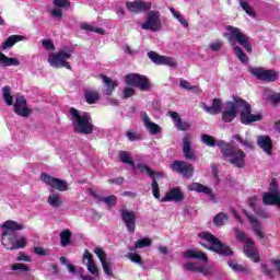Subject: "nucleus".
I'll use <instances>...</instances> for the list:
<instances>
[{"mask_svg": "<svg viewBox=\"0 0 280 280\" xmlns=\"http://www.w3.org/2000/svg\"><path fill=\"white\" fill-rule=\"evenodd\" d=\"M16 261H26V262H30V261H32V258H30V257L27 256V254H25V253H23V252H20V253L18 254Z\"/></svg>", "mask_w": 280, "mask_h": 280, "instance_id": "nucleus-62", "label": "nucleus"}, {"mask_svg": "<svg viewBox=\"0 0 280 280\" xmlns=\"http://www.w3.org/2000/svg\"><path fill=\"white\" fill-rule=\"evenodd\" d=\"M119 159L122 163H127L128 165H131V167L135 168V162L132 160H130V153H128L126 151H120Z\"/></svg>", "mask_w": 280, "mask_h": 280, "instance_id": "nucleus-47", "label": "nucleus"}, {"mask_svg": "<svg viewBox=\"0 0 280 280\" xmlns=\"http://www.w3.org/2000/svg\"><path fill=\"white\" fill-rule=\"evenodd\" d=\"M138 170L139 172H141V174H148V176H150V178H153V182L151 184L152 187V194L154 196V198H156V200H161V190L159 188V183L156 182V178H163V173H156L154 171H152V168H150L148 165L145 164H139L138 165Z\"/></svg>", "mask_w": 280, "mask_h": 280, "instance_id": "nucleus-11", "label": "nucleus"}, {"mask_svg": "<svg viewBox=\"0 0 280 280\" xmlns=\"http://www.w3.org/2000/svg\"><path fill=\"white\" fill-rule=\"evenodd\" d=\"M209 49L211 51H220L222 49V43L220 40H215L209 44Z\"/></svg>", "mask_w": 280, "mask_h": 280, "instance_id": "nucleus-60", "label": "nucleus"}, {"mask_svg": "<svg viewBox=\"0 0 280 280\" xmlns=\"http://www.w3.org/2000/svg\"><path fill=\"white\" fill-rule=\"evenodd\" d=\"M100 200L101 202L107 205V207H115V205H117V197L115 195L108 197H101Z\"/></svg>", "mask_w": 280, "mask_h": 280, "instance_id": "nucleus-48", "label": "nucleus"}, {"mask_svg": "<svg viewBox=\"0 0 280 280\" xmlns=\"http://www.w3.org/2000/svg\"><path fill=\"white\" fill-rule=\"evenodd\" d=\"M15 233L10 231L2 232L1 244L7 250H14L12 246H14Z\"/></svg>", "mask_w": 280, "mask_h": 280, "instance_id": "nucleus-24", "label": "nucleus"}, {"mask_svg": "<svg viewBox=\"0 0 280 280\" xmlns=\"http://www.w3.org/2000/svg\"><path fill=\"white\" fill-rule=\"evenodd\" d=\"M213 222L215 226H224L226 222H229V217L225 213L221 212L214 217Z\"/></svg>", "mask_w": 280, "mask_h": 280, "instance_id": "nucleus-43", "label": "nucleus"}, {"mask_svg": "<svg viewBox=\"0 0 280 280\" xmlns=\"http://www.w3.org/2000/svg\"><path fill=\"white\" fill-rule=\"evenodd\" d=\"M70 115L72 117V128L74 132L79 135H93L94 126L91 114L70 108Z\"/></svg>", "mask_w": 280, "mask_h": 280, "instance_id": "nucleus-5", "label": "nucleus"}, {"mask_svg": "<svg viewBox=\"0 0 280 280\" xmlns=\"http://www.w3.org/2000/svg\"><path fill=\"white\" fill-rule=\"evenodd\" d=\"M40 180L50 188V192L47 197V205L51 207L52 209H60L62 205H65V200H62V196H60L59 192L54 191L56 189L57 191H68L69 190V184L65 179L56 178L47 173H42Z\"/></svg>", "mask_w": 280, "mask_h": 280, "instance_id": "nucleus-3", "label": "nucleus"}, {"mask_svg": "<svg viewBox=\"0 0 280 280\" xmlns=\"http://www.w3.org/2000/svg\"><path fill=\"white\" fill-rule=\"evenodd\" d=\"M51 16L60 21L62 19V8H55L50 11Z\"/></svg>", "mask_w": 280, "mask_h": 280, "instance_id": "nucleus-59", "label": "nucleus"}, {"mask_svg": "<svg viewBox=\"0 0 280 280\" xmlns=\"http://www.w3.org/2000/svg\"><path fill=\"white\" fill-rule=\"evenodd\" d=\"M225 161L235 167H244L246 165V153L240 148L225 145L221 150Z\"/></svg>", "mask_w": 280, "mask_h": 280, "instance_id": "nucleus-8", "label": "nucleus"}, {"mask_svg": "<svg viewBox=\"0 0 280 280\" xmlns=\"http://www.w3.org/2000/svg\"><path fill=\"white\" fill-rule=\"evenodd\" d=\"M101 266L107 277H113V261L104 260L103 262H101Z\"/></svg>", "mask_w": 280, "mask_h": 280, "instance_id": "nucleus-44", "label": "nucleus"}, {"mask_svg": "<svg viewBox=\"0 0 280 280\" xmlns=\"http://www.w3.org/2000/svg\"><path fill=\"white\" fill-rule=\"evenodd\" d=\"M94 253L96 254V257L100 259L101 264L106 261V252L102 247L94 248Z\"/></svg>", "mask_w": 280, "mask_h": 280, "instance_id": "nucleus-53", "label": "nucleus"}, {"mask_svg": "<svg viewBox=\"0 0 280 280\" xmlns=\"http://www.w3.org/2000/svg\"><path fill=\"white\" fill-rule=\"evenodd\" d=\"M268 102H270L272 106H278V104H280V93H271L268 96Z\"/></svg>", "mask_w": 280, "mask_h": 280, "instance_id": "nucleus-54", "label": "nucleus"}, {"mask_svg": "<svg viewBox=\"0 0 280 280\" xmlns=\"http://www.w3.org/2000/svg\"><path fill=\"white\" fill-rule=\"evenodd\" d=\"M59 261H60V264H62V266L67 267L68 272H70V275H75L78 272V271H75V267L71 262H69L67 257L61 256L59 258Z\"/></svg>", "mask_w": 280, "mask_h": 280, "instance_id": "nucleus-45", "label": "nucleus"}, {"mask_svg": "<svg viewBox=\"0 0 280 280\" xmlns=\"http://www.w3.org/2000/svg\"><path fill=\"white\" fill-rule=\"evenodd\" d=\"M42 47H44L46 51H56V45H54V42L49 38L42 40Z\"/></svg>", "mask_w": 280, "mask_h": 280, "instance_id": "nucleus-50", "label": "nucleus"}, {"mask_svg": "<svg viewBox=\"0 0 280 280\" xmlns=\"http://www.w3.org/2000/svg\"><path fill=\"white\" fill-rule=\"evenodd\" d=\"M120 215L127 226L128 232L135 233V230L137 229V214L135 211L121 210Z\"/></svg>", "mask_w": 280, "mask_h": 280, "instance_id": "nucleus-18", "label": "nucleus"}, {"mask_svg": "<svg viewBox=\"0 0 280 280\" xmlns=\"http://www.w3.org/2000/svg\"><path fill=\"white\" fill-rule=\"evenodd\" d=\"M81 30H84L85 32H94L95 34H100L101 36H104V34H106V31H104V28L95 27L94 25L89 23L81 24Z\"/></svg>", "mask_w": 280, "mask_h": 280, "instance_id": "nucleus-39", "label": "nucleus"}, {"mask_svg": "<svg viewBox=\"0 0 280 280\" xmlns=\"http://www.w3.org/2000/svg\"><path fill=\"white\" fill-rule=\"evenodd\" d=\"M170 117L173 119L175 127L177 130H189L191 128V124L183 122V119L176 112H171Z\"/></svg>", "mask_w": 280, "mask_h": 280, "instance_id": "nucleus-29", "label": "nucleus"}, {"mask_svg": "<svg viewBox=\"0 0 280 280\" xmlns=\"http://www.w3.org/2000/svg\"><path fill=\"white\" fill-rule=\"evenodd\" d=\"M189 191H196L197 194H205L209 196L210 200L215 201V195L209 186L202 185L200 183H192L188 186Z\"/></svg>", "mask_w": 280, "mask_h": 280, "instance_id": "nucleus-22", "label": "nucleus"}, {"mask_svg": "<svg viewBox=\"0 0 280 280\" xmlns=\"http://www.w3.org/2000/svg\"><path fill=\"white\" fill-rule=\"evenodd\" d=\"M269 194H280L279 191V183L277 179H272L269 186Z\"/></svg>", "mask_w": 280, "mask_h": 280, "instance_id": "nucleus-57", "label": "nucleus"}, {"mask_svg": "<svg viewBox=\"0 0 280 280\" xmlns=\"http://www.w3.org/2000/svg\"><path fill=\"white\" fill-rule=\"evenodd\" d=\"M243 213H245L246 218L249 220L253 231L256 233L257 237H259V240H264V231H261V224H259L257 218L250 215L246 210H244Z\"/></svg>", "mask_w": 280, "mask_h": 280, "instance_id": "nucleus-25", "label": "nucleus"}, {"mask_svg": "<svg viewBox=\"0 0 280 280\" xmlns=\"http://www.w3.org/2000/svg\"><path fill=\"white\" fill-rule=\"evenodd\" d=\"M2 97L7 103V106H13V113L19 117H30L32 109L27 106V100L22 94L12 95L10 86L2 89Z\"/></svg>", "mask_w": 280, "mask_h": 280, "instance_id": "nucleus-4", "label": "nucleus"}, {"mask_svg": "<svg viewBox=\"0 0 280 280\" xmlns=\"http://www.w3.org/2000/svg\"><path fill=\"white\" fill-rule=\"evenodd\" d=\"M231 47L234 49V56L242 62V65H248V56L244 54L247 51L248 54L253 52V46H250V37L246 35V33L242 32L241 28H237L232 25L225 26V33L223 35ZM237 45H241L237 46ZM244 47V49H242Z\"/></svg>", "mask_w": 280, "mask_h": 280, "instance_id": "nucleus-2", "label": "nucleus"}, {"mask_svg": "<svg viewBox=\"0 0 280 280\" xmlns=\"http://www.w3.org/2000/svg\"><path fill=\"white\" fill-rule=\"evenodd\" d=\"M126 137L129 139V141L139 140V136L132 131H127Z\"/></svg>", "mask_w": 280, "mask_h": 280, "instance_id": "nucleus-64", "label": "nucleus"}, {"mask_svg": "<svg viewBox=\"0 0 280 280\" xmlns=\"http://www.w3.org/2000/svg\"><path fill=\"white\" fill-rule=\"evenodd\" d=\"M198 236L200 240H202L200 244L203 246V248H208V250L218 253V255H222L223 257H231V255H233V249H231L229 245L222 243L210 232H201L198 234ZM205 242H207V244Z\"/></svg>", "mask_w": 280, "mask_h": 280, "instance_id": "nucleus-6", "label": "nucleus"}, {"mask_svg": "<svg viewBox=\"0 0 280 280\" xmlns=\"http://www.w3.org/2000/svg\"><path fill=\"white\" fill-rule=\"evenodd\" d=\"M257 145L267 156L272 155V139L269 136H258Z\"/></svg>", "mask_w": 280, "mask_h": 280, "instance_id": "nucleus-21", "label": "nucleus"}, {"mask_svg": "<svg viewBox=\"0 0 280 280\" xmlns=\"http://www.w3.org/2000/svg\"><path fill=\"white\" fill-rule=\"evenodd\" d=\"M1 229H4V231H23L24 226L23 224L16 222V221H12V220H8L5 221L2 225Z\"/></svg>", "mask_w": 280, "mask_h": 280, "instance_id": "nucleus-35", "label": "nucleus"}, {"mask_svg": "<svg viewBox=\"0 0 280 280\" xmlns=\"http://www.w3.org/2000/svg\"><path fill=\"white\" fill-rule=\"evenodd\" d=\"M128 12L132 14H141V12H148L152 8V2H145L143 0H133L126 2Z\"/></svg>", "mask_w": 280, "mask_h": 280, "instance_id": "nucleus-16", "label": "nucleus"}, {"mask_svg": "<svg viewBox=\"0 0 280 280\" xmlns=\"http://www.w3.org/2000/svg\"><path fill=\"white\" fill-rule=\"evenodd\" d=\"M52 3L55 8H61L63 10L71 8V2L69 0H54Z\"/></svg>", "mask_w": 280, "mask_h": 280, "instance_id": "nucleus-51", "label": "nucleus"}, {"mask_svg": "<svg viewBox=\"0 0 280 280\" xmlns=\"http://www.w3.org/2000/svg\"><path fill=\"white\" fill-rule=\"evenodd\" d=\"M11 270L19 277H27L32 269L25 264L16 262L11 266Z\"/></svg>", "mask_w": 280, "mask_h": 280, "instance_id": "nucleus-33", "label": "nucleus"}, {"mask_svg": "<svg viewBox=\"0 0 280 280\" xmlns=\"http://www.w3.org/2000/svg\"><path fill=\"white\" fill-rule=\"evenodd\" d=\"M21 61L18 58H12L5 56V54L0 52V67H19Z\"/></svg>", "mask_w": 280, "mask_h": 280, "instance_id": "nucleus-31", "label": "nucleus"}, {"mask_svg": "<svg viewBox=\"0 0 280 280\" xmlns=\"http://www.w3.org/2000/svg\"><path fill=\"white\" fill-rule=\"evenodd\" d=\"M236 240H238L240 242H245V246L243 250L246 257H248V259H252L253 261H255V264H257L259 261V254L255 248V242H253V240L250 238L246 240V234L237 229H236Z\"/></svg>", "mask_w": 280, "mask_h": 280, "instance_id": "nucleus-9", "label": "nucleus"}, {"mask_svg": "<svg viewBox=\"0 0 280 280\" xmlns=\"http://www.w3.org/2000/svg\"><path fill=\"white\" fill-rule=\"evenodd\" d=\"M228 266L234 270V272H250V269L248 267H244L243 265L237 264L234 260H230L228 262Z\"/></svg>", "mask_w": 280, "mask_h": 280, "instance_id": "nucleus-41", "label": "nucleus"}, {"mask_svg": "<svg viewBox=\"0 0 280 280\" xmlns=\"http://www.w3.org/2000/svg\"><path fill=\"white\" fill-rule=\"evenodd\" d=\"M180 89H185V91H194L196 86H191V83H189L187 80H182L179 82Z\"/></svg>", "mask_w": 280, "mask_h": 280, "instance_id": "nucleus-61", "label": "nucleus"}, {"mask_svg": "<svg viewBox=\"0 0 280 280\" xmlns=\"http://www.w3.org/2000/svg\"><path fill=\"white\" fill-rule=\"evenodd\" d=\"M184 200L185 192L180 188H172L160 199V202H183Z\"/></svg>", "mask_w": 280, "mask_h": 280, "instance_id": "nucleus-19", "label": "nucleus"}, {"mask_svg": "<svg viewBox=\"0 0 280 280\" xmlns=\"http://www.w3.org/2000/svg\"><path fill=\"white\" fill-rule=\"evenodd\" d=\"M102 80H103V84H104V90L103 93L104 95H113V91H115V89H117L118 84L117 81H113L110 80V78L102 74L101 75Z\"/></svg>", "mask_w": 280, "mask_h": 280, "instance_id": "nucleus-28", "label": "nucleus"}, {"mask_svg": "<svg viewBox=\"0 0 280 280\" xmlns=\"http://www.w3.org/2000/svg\"><path fill=\"white\" fill-rule=\"evenodd\" d=\"M73 236V233L71 232V230L66 229L63 231L60 232L59 237H60V246L62 248H67V246H69V244H71V237Z\"/></svg>", "mask_w": 280, "mask_h": 280, "instance_id": "nucleus-34", "label": "nucleus"}, {"mask_svg": "<svg viewBox=\"0 0 280 280\" xmlns=\"http://www.w3.org/2000/svg\"><path fill=\"white\" fill-rule=\"evenodd\" d=\"M141 28L149 30L150 32H161V30H163L161 12L149 11L147 14V20L141 24Z\"/></svg>", "mask_w": 280, "mask_h": 280, "instance_id": "nucleus-10", "label": "nucleus"}, {"mask_svg": "<svg viewBox=\"0 0 280 280\" xmlns=\"http://www.w3.org/2000/svg\"><path fill=\"white\" fill-rule=\"evenodd\" d=\"M183 268L188 272H200L205 277H209L214 272V269L212 266H201L200 264L194 262V261L185 262Z\"/></svg>", "mask_w": 280, "mask_h": 280, "instance_id": "nucleus-15", "label": "nucleus"}, {"mask_svg": "<svg viewBox=\"0 0 280 280\" xmlns=\"http://www.w3.org/2000/svg\"><path fill=\"white\" fill-rule=\"evenodd\" d=\"M240 5L244 10V12H246V14H248V16H253V19H255V16H256L255 10H253V7H250V4H248V2L241 0Z\"/></svg>", "mask_w": 280, "mask_h": 280, "instance_id": "nucleus-46", "label": "nucleus"}, {"mask_svg": "<svg viewBox=\"0 0 280 280\" xmlns=\"http://www.w3.org/2000/svg\"><path fill=\"white\" fill-rule=\"evenodd\" d=\"M149 246H152V240L145 237L140 238L135 243L133 247H130L129 250H137L139 248H148Z\"/></svg>", "mask_w": 280, "mask_h": 280, "instance_id": "nucleus-36", "label": "nucleus"}, {"mask_svg": "<svg viewBox=\"0 0 280 280\" xmlns=\"http://www.w3.org/2000/svg\"><path fill=\"white\" fill-rule=\"evenodd\" d=\"M262 202L264 205H277L280 208V192H265Z\"/></svg>", "mask_w": 280, "mask_h": 280, "instance_id": "nucleus-30", "label": "nucleus"}, {"mask_svg": "<svg viewBox=\"0 0 280 280\" xmlns=\"http://www.w3.org/2000/svg\"><path fill=\"white\" fill-rule=\"evenodd\" d=\"M170 12L174 16V19H176L178 21V23H180V25H183V27H189V22H187V19H185V16H183V14L178 13V11H176V9L170 8Z\"/></svg>", "mask_w": 280, "mask_h": 280, "instance_id": "nucleus-38", "label": "nucleus"}, {"mask_svg": "<svg viewBox=\"0 0 280 280\" xmlns=\"http://www.w3.org/2000/svg\"><path fill=\"white\" fill-rule=\"evenodd\" d=\"M132 95H135V89L127 86L122 91V97L124 100H128L129 97H132Z\"/></svg>", "mask_w": 280, "mask_h": 280, "instance_id": "nucleus-58", "label": "nucleus"}, {"mask_svg": "<svg viewBox=\"0 0 280 280\" xmlns=\"http://www.w3.org/2000/svg\"><path fill=\"white\" fill-rule=\"evenodd\" d=\"M232 139H235L236 141H238V143H242L244 148H253V142H250L249 140H244L240 135H234Z\"/></svg>", "mask_w": 280, "mask_h": 280, "instance_id": "nucleus-55", "label": "nucleus"}, {"mask_svg": "<svg viewBox=\"0 0 280 280\" xmlns=\"http://www.w3.org/2000/svg\"><path fill=\"white\" fill-rule=\"evenodd\" d=\"M34 253L35 255H39V257H45L47 256V249L43 248V247H34Z\"/></svg>", "mask_w": 280, "mask_h": 280, "instance_id": "nucleus-63", "label": "nucleus"}, {"mask_svg": "<svg viewBox=\"0 0 280 280\" xmlns=\"http://www.w3.org/2000/svg\"><path fill=\"white\" fill-rule=\"evenodd\" d=\"M20 40H25V37L21 36V35H11L8 39H5L1 44L0 47L2 50L11 49V47H14V45H16V43H20Z\"/></svg>", "mask_w": 280, "mask_h": 280, "instance_id": "nucleus-32", "label": "nucleus"}, {"mask_svg": "<svg viewBox=\"0 0 280 280\" xmlns=\"http://www.w3.org/2000/svg\"><path fill=\"white\" fill-rule=\"evenodd\" d=\"M125 82L128 86H136L140 91H150V81L145 75L130 73L125 77Z\"/></svg>", "mask_w": 280, "mask_h": 280, "instance_id": "nucleus-12", "label": "nucleus"}, {"mask_svg": "<svg viewBox=\"0 0 280 280\" xmlns=\"http://www.w3.org/2000/svg\"><path fill=\"white\" fill-rule=\"evenodd\" d=\"M86 268L89 272H91V275H94V277L100 276V269L97 268L95 260H92L91 262H86Z\"/></svg>", "mask_w": 280, "mask_h": 280, "instance_id": "nucleus-49", "label": "nucleus"}, {"mask_svg": "<svg viewBox=\"0 0 280 280\" xmlns=\"http://www.w3.org/2000/svg\"><path fill=\"white\" fill-rule=\"evenodd\" d=\"M254 211L256 213V215H258V218H261L262 220H268V218H270V212L262 210V209H255Z\"/></svg>", "mask_w": 280, "mask_h": 280, "instance_id": "nucleus-56", "label": "nucleus"}, {"mask_svg": "<svg viewBox=\"0 0 280 280\" xmlns=\"http://www.w3.org/2000/svg\"><path fill=\"white\" fill-rule=\"evenodd\" d=\"M183 152L187 161H196V153H194V150L191 149V141L189 140V137H185L183 139Z\"/></svg>", "mask_w": 280, "mask_h": 280, "instance_id": "nucleus-26", "label": "nucleus"}, {"mask_svg": "<svg viewBox=\"0 0 280 280\" xmlns=\"http://www.w3.org/2000/svg\"><path fill=\"white\" fill-rule=\"evenodd\" d=\"M182 255L185 259H199L200 261L206 262L209 261L207 254H205L200 249H187L186 252H183Z\"/></svg>", "mask_w": 280, "mask_h": 280, "instance_id": "nucleus-23", "label": "nucleus"}, {"mask_svg": "<svg viewBox=\"0 0 280 280\" xmlns=\"http://www.w3.org/2000/svg\"><path fill=\"white\" fill-rule=\"evenodd\" d=\"M126 257L127 259H130L132 264H137L138 266H143V258H141V255L137 254L135 250H129Z\"/></svg>", "mask_w": 280, "mask_h": 280, "instance_id": "nucleus-37", "label": "nucleus"}, {"mask_svg": "<svg viewBox=\"0 0 280 280\" xmlns=\"http://www.w3.org/2000/svg\"><path fill=\"white\" fill-rule=\"evenodd\" d=\"M73 55V50L70 48H63L58 50L57 52H50L48 55L47 62L52 67V69H68L71 71V63H69V59Z\"/></svg>", "mask_w": 280, "mask_h": 280, "instance_id": "nucleus-7", "label": "nucleus"}, {"mask_svg": "<svg viewBox=\"0 0 280 280\" xmlns=\"http://www.w3.org/2000/svg\"><path fill=\"white\" fill-rule=\"evenodd\" d=\"M27 246V240L23 236H19L15 234L13 250H19V248H25Z\"/></svg>", "mask_w": 280, "mask_h": 280, "instance_id": "nucleus-40", "label": "nucleus"}, {"mask_svg": "<svg viewBox=\"0 0 280 280\" xmlns=\"http://www.w3.org/2000/svg\"><path fill=\"white\" fill-rule=\"evenodd\" d=\"M201 141L206 145H209L210 148H213V145H215V139L212 136H209V135H202Z\"/></svg>", "mask_w": 280, "mask_h": 280, "instance_id": "nucleus-52", "label": "nucleus"}, {"mask_svg": "<svg viewBox=\"0 0 280 280\" xmlns=\"http://www.w3.org/2000/svg\"><path fill=\"white\" fill-rule=\"evenodd\" d=\"M84 97L88 104H95V102L100 100V93L95 91H88L85 92Z\"/></svg>", "mask_w": 280, "mask_h": 280, "instance_id": "nucleus-42", "label": "nucleus"}, {"mask_svg": "<svg viewBox=\"0 0 280 280\" xmlns=\"http://www.w3.org/2000/svg\"><path fill=\"white\" fill-rule=\"evenodd\" d=\"M142 120H143L144 127L150 132V135H159L161 132V127L155 122H153L152 120H150V117L148 116V114L145 113L142 114Z\"/></svg>", "mask_w": 280, "mask_h": 280, "instance_id": "nucleus-27", "label": "nucleus"}, {"mask_svg": "<svg viewBox=\"0 0 280 280\" xmlns=\"http://www.w3.org/2000/svg\"><path fill=\"white\" fill-rule=\"evenodd\" d=\"M173 172L182 174L184 178H191L194 176V165L185 161H175L171 165Z\"/></svg>", "mask_w": 280, "mask_h": 280, "instance_id": "nucleus-14", "label": "nucleus"}, {"mask_svg": "<svg viewBox=\"0 0 280 280\" xmlns=\"http://www.w3.org/2000/svg\"><path fill=\"white\" fill-rule=\"evenodd\" d=\"M201 108L208 113V115H224V105L222 107V101L220 98L212 100V106L207 105L206 103H201Z\"/></svg>", "mask_w": 280, "mask_h": 280, "instance_id": "nucleus-20", "label": "nucleus"}, {"mask_svg": "<svg viewBox=\"0 0 280 280\" xmlns=\"http://www.w3.org/2000/svg\"><path fill=\"white\" fill-rule=\"evenodd\" d=\"M148 57L154 62V65H165L166 67H172L173 69L178 67V62H176V59L173 57L161 56L152 50L148 52Z\"/></svg>", "mask_w": 280, "mask_h": 280, "instance_id": "nucleus-17", "label": "nucleus"}, {"mask_svg": "<svg viewBox=\"0 0 280 280\" xmlns=\"http://www.w3.org/2000/svg\"><path fill=\"white\" fill-rule=\"evenodd\" d=\"M233 100V102H225L223 107L222 120L225 121V124H231V121L237 117V110L240 113L241 122H243L244 126H250L254 121H261V114L250 113V104H248V102L242 100L240 96H234Z\"/></svg>", "mask_w": 280, "mask_h": 280, "instance_id": "nucleus-1", "label": "nucleus"}, {"mask_svg": "<svg viewBox=\"0 0 280 280\" xmlns=\"http://www.w3.org/2000/svg\"><path fill=\"white\" fill-rule=\"evenodd\" d=\"M249 73L262 82H277L279 80V71L276 70H266L264 68L255 67L249 69Z\"/></svg>", "mask_w": 280, "mask_h": 280, "instance_id": "nucleus-13", "label": "nucleus"}]
</instances>
